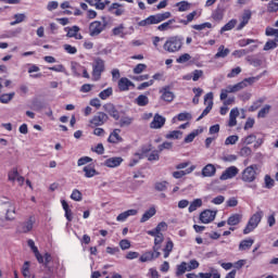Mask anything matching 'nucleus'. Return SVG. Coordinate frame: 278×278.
Returning <instances> with one entry per match:
<instances>
[{
  "label": "nucleus",
  "instance_id": "nucleus-1",
  "mask_svg": "<svg viewBox=\"0 0 278 278\" xmlns=\"http://www.w3.org/2000/svg\"><path fill=\"white\" fill-rule=\"evenodd\" d=\"M255 81H260V76L244 78L242 81L236 85H229L220 90V99L225 100L227 97H229V94L240 92V90H244L247 86H253Z\"/></svg>",
  "mask_w": 278,
  "mask_h": 278
},
{
  "label": "nucleus",
  "instance_id": "nucleus-2",
  "mask_svg": "<svg viewBox=\"0 0 278 278\" xmlns=\"http://www.w3.org/2000/svg\"><path fill=\"white\" fill-rule=\"evenodd\" d=\"M173 14L170 12L157 13L154 15H150L146 20H142L138 23L139 27H147L149 25H160V23H164V21H168Z\"/></svg>",
  "mask_w": 278,
  "mask_h": 278
},
{
  "label": "nucleus",
  "instance_id": "nucleus-3",
  "mask_svg": "<svg viewBox=\"0 0 278 278\" xmlns=\"http://www.w3.org/2000/svg\"><path fill=\"white\" fill-rule=\"evenodd\" d=\"M184 47V39L179 36L169 37L164 46V51H167V53H177V51H180V49Z\"/></svg>",
  "mask_w": 278,
  "mask_h": 278
},
{
  "label": "nucleus",
  "instance_id": "nucleus-4",
  "mask_svg": "<svg viewBox=\"0 0 278 278\" xmlns=\"http://www.w3.org/2000/svg\"><path fill=\"white\" fill-rule=\"evenodd\" d=\"M260 223H262V213L257 212L251 216L245 228L243 229L244 236H248V233L255 231V229H257V226L260 225Z\"/></svg>",
  "mask_w": 278,
  "mask_h": 278
},
{
  "label": "nucleus",
  "instance_id": "nucleus-5",
  "mask_svg": "<svg viewBox=\"0 0 278 278\" xmlns=\"http://www.w3.org/2000/svg\"><path fill=\"white\" fill-rule=\"evenodd\" d=\"M92 68L93 81H99V79H101V75L105 71V61L97 58L93 62Z\"/></svg>",
  "mask_w": 278,
  "mask_h": 278
},
{
  "label": "nucleus",
  "instance_id": "nucleus-6",
  "mask_svg": "<svg viewBox=\"0 0 278 278\" xmlns=\"http://www.w3.org/2000/svg\"><path fill=\"white\" fill-rule=\"evenodd\" d=\"M258 166L257 164H253L248 166L241 175L242 181H245V184H252V181L257 177V170Z\"/></svg>",
  "mask_w": 278,
  "mask_h": 278
},
{
  "label": "nucleus",
  "instance_id": "nucleus-7",
  "mask_svg": "<svg viewBox=\"0 0 278 278\" xmlns=\"http://www.w3.org/2000/svg\"><path fill=\"white\" fill-rule=\"evenodd\" d=\"M102 21H104V23L94 21L89 24V35L91 37L99 36L105 29V27L108 25L105 23V17H102Z\"/></svg>",
  "mask_w": 278,
  "mask_h": 278
},
{
  "label": "nucleus",
  "instance_id": "nucleus-8",
  "mask_svg": "<svg viewBox=\"0 0 278 278\" xmlns=\"http://www.w3.org/2000/svg\"><path fill=\"white\" fill-rule=\"evenodd\" d=\"M110 119V116L105 114L104 112H98L91 119L90 125L91 127H101V125H105L108 121Z\"/></svg>",
  "mask_w": 278,
  "mask_h": 278
},
{
  "label": "nucleus",
  "instance_id": "nucleus-9",
  "mask_svg": "<svg viewBox=\"0 0 278 278\" xmlns=\"http://www.w3.org/2000/svg\"><path fill=\"white\" fill-rule=\"evenodd\" d=\"M238 173H240L238 167L230 166V167L226 168V170L223 172L219 179H220V181H227V179H233V177H236L238 175Z\"/></svg>",
  "mask_w": 278,
  "mask_h": 278
},
{
  "label": "nucleus",
  "instance_id": "nucleus-10",
  "mask_svg": "<svg viewBox=\"0 0 278 278\" xmlns=\"http://www.w3.org/2000/svg\"><path fill=\"white\" fill-rule=\"evenodd\" d=\"M216 218V211L205 210L200 214V220L204 225L212 223Z\"/></svg>",
  "mask_w": 278,
  "mask_h": 278
},
{
  "label": "nucleus",
  "instance_id": "nucleus-11",
  "mask_svg": "<svg viewBox=\"0 0 278 278\" xmlns=\"http://www.w3.org/2000/svg\"><path fill=\"white\" fill-rule=\"evenodd\" d=\"M160 94L162 101H166L167 103H170L175 100V93L170 91V87H163L160 89Z\"/></svg>",
  "mask_w": 278,
  "mask_h": 278
},
{
  "label": "nucleus",
  "instance_id": "nucleus-12",
  "mask_svg": "<svg viewBox=\"0 0 278 278\" xmlns=\"http://www.w3.org/2000/svg\"><path fill=\"white\" fill-rule=\"evenodd\" d=\"M104 112L112 116L115 121H118L121 118V113H118V110H116V106L113 103H106L103 105Z\"/></svg>",
  "mask_w": 278,
  "mask_h": 278
},
{
  "label": "nucleus",
  "instance_id": "nucleus-13",
  "mask_svg": "<svg viewBox=\"0 0 278 278\" xmlns=\"http://www.w3.org/2000/svg\"><path fill=\"white\" fill-rule=\"evenodd\" d=\"M9 181H17L18 186H23L25 184V177L21 176L18 174V169L13 168L11 172H9Z\"/></svg>",
  "mask_w": 278,
  "mask_h": 278
},
{
  "label": "nucleus",
  "instance_id": "nucleus-14",
  "mask_svg": "<svg viewBox=\"0 0 278 278\" xmlns=\"http://www.w3.org/2000/svg\"><path fill=\"white\" fill-rule=\"evenodd\" d=\"M166 123V118H164L160 114H155L153 121L150 124L151 129H162Z\"/></svg>",
  "mask_w": 278,
  "mask_h": 278
},
{
  "label": "nucleus",
  "instance_id": "nucleus-15",
  "mask_svg": "<svg viewBox=\"0 0 278 278\" xmlns=\"http://www.w3.org/2000/svg\"><path fill=\"white\" fill-rule=\"evenodd\" d=\"M154 238V252L156 253L155 257L160 255V249H162V242H164V233L150 235Z\"/></svg>",
  "mask_w": 278,
  "mask_h": 278
},
{
  "label": "nucleus",
  "instance_id": "nucleus-16",
  "mask_svg": "<svg viewBox=\"0 0 278 278\" xmlns=\"http://www.w3.org/2000/svg\"><path fill=\"white\" fill-rule=\"evenodd\" d=\"M121 164H123V157L121 156L110 157L104 162V166L108 168H117Z\"/></svg>",
  "mask_w": 278,
  "mask_h": 278
},
{
  "label": "nucleus",
  "instance_id": "nucleus-17",
  "mask_svg": "<svg viewBox=\"0 0 278 278\" xmlns=\"http://www.w3.org/2000/svg\"><path fill=\"white\" fill-rule=\"evenodd\" d=\"M27 244H28L30 251H33L37 262H40V263L45 262V258H42V254H40V251H38V247H36V242H34V240L29 239L27 241Z\"/></svg>",
  "mask_w": 278,
  "mask_h": 278
},
{
  "label": "nucleus",
  "instance_id": "nucleus-18",
  "mask_svg": "<svg viewBox=\"0 0 278 278\" xmlns=\"http://www.w3.org/2000/svg\"><path fill=\"white\" fill-rule=\"evenodd\" d=\"M251 16H252V13L251 11L249 10H245L241 16V22L240 24L238 25L237 29L240 30V29H244V27H247V25H249V21H251Z\"/></svg>",
  "mask_w": 278,
  "mask_h": 278
},
{
  "label": "nucleus",
  "instance_id": "nucleus-19",
  "mask_svg": "<svg viewBox=\"0 0 278 278\" xmlns=\"http://www.w3.org/2000/svg\"><path fill=\"white\" fill-rule=\"evenodd\" d=\"M240 116V111L238 110V108H235L230 111L229 114V122L228 125L230 127H236V125H238V121H236L238 117Z\"/></svg>",
  "mask_w": 278,
  "mask_h": 278
},
{
  "label": "nucleus",
  "instance_id": "nucleus-20",
  "mask_svg": "<svg viewBox=\"0 0 278 278\" xmlns=\"http://www.w3.org/2000/svg\"><path fill=\"white\" fill-rule=\"evenodd\" d=\"M168 229V225L164 222H161L155 229L148 230V236H156V233H162L163 231H166Z\"/></svg>",
  "mask_w": 278,
  "mask_h": 278
},
{
  "label": "nucleus",
  "instance_id": "nucleus-21",
  "mask_svg": "<svg viewBox=\"0 0 278 278\" xmlns=\"http://www.w3.org/2000/svg\"><path fill=\"white\" fill-rule=\"evenodd\" d=\"M175 23L177 21L175 18L168 20L167 22L162 23L161 25L157 26L159 31H168V29H175Z\"/></svg>",
  "mask_w": 278,
  "mask_h": 278
},
{
  "label": "nucleus",
  "instance_id": "nucleus-22",
  "mask_svg": "<svg viewBox=\"0 0 278 278\" xmlns=\"http://www.w3.org/2000/svg\"><path fill=\"white\" fill-rule=\"evenodd\" d=\"M34 223H36V218L30 217L24 224H22L21 231L22 233H29L34 229Z\"/></svg>",
  "mask_w": 278,
  "mask_h": 278
},
{
  "label": "nucleus",
  "instance_id": "nucleus-23",
  "mask_svg": "<svg viewBox=\"0 0 278 278\" xmlns=\"http://www.w3.org/2000/svg\"><path fill=\"white\" fill-rule=\"evenodd\" d=\"M119 134H121V129L113 130V132L109 136L108 142H111L112 144H117V142H123V137Z\"/></svg>",
  "mask_w": 278,
  "mask_h": 278
},
{
  "label": "nucleus",
  "instance_id": "nucleus-24",
  "mask_svg": "<svg viewBox=\"0 0 278 278\" xmlns=\"http://www.w3.org/2000/svg\"><path fill=\"white\" fill-rule=\"evenodd\" d=\"M216 175V166L214 164H207L202 168V176L214 177Z\"/></svg>",
  "mask_w": 278,
  "mask_h": 278
},
{
  "label": "nucleus",
  "instance_id": "nucleus-25",
  "mask_svg": "<svg viewBox=\"0 0 278 278\" xmlns=\"http://www.w3.org/2000/svg\"><path fill=\"white\" fill-rule=\"evenodd\" d=\"M254 49H257V46H252L249 49L236 50V51L232 52V55L235 58H243V55H247L249 53H253Z\"/></svg>",
  "mask_w": 278,
  "mask_h": 278
},
{
  "label": "nucleus",
  "instance_id": "nucleus-26",
  "mask_svg": "<svg viewBox=\"0 0 278 278\" xmlns=\"http://www.w3.org/2000/svg\"><path fill=\"white\" fill-rule=\"evenodd\" d=\"M186 273H190V269H188V263L182 262L181 264L177 265L176 277H181V275H186Z\"/></svg>",
  "mask_w": 278,
  "mask_h": 278
},
{
  "label": "nucleus",
  "instance_id": "nucleus-27",
  "mask_svg": "<svg viewBox=\"0 0 278 278\" xmlns=\"http://www.w3.org/2000/svg\"><path fill=\"white\" fill-rule=\"evenodd\" d=\"M122 7V4L113 3L109 10L110 12H113L115 16H123V14H125V9H121Z\"/></svg>",
  "mask_w": 278,
  "mask_h": 278
},
{
  "label": "nucleus",
  "instance_id": "nucleus-28",
  "mask_svg": "<svg viewBox=\"0 0 278 278\" xmlns=\"http://www.w3.org/2000/svg\"><path fill=\"white\" fill-rule=\"evenodd\" d=\"M194 168H197V167L194 165H192L191 167H189L186 170L174 172L173 177L175 179H181V177H185V175H190V173H192L194 170Z\"/></svg>",
  "mask_w": 278,
  "mask_h": 278
},
{
  "label": "nucleus",
  "instance_id": "nucleus-29",
  "mask_svg": "<svg viewBox=\"0 0 278 278\" xmlns=\"http://www.w3.org/2000/svg\"><path fill=\"white\" fill-rule=\"evenodd\" d=\"M254 242H255V240H253V239L242 240L239 244V251H249V249H251V247H253Z\"/></svg>",
  "mask_w": 278,
  "mask_h": 278
},
{
  "label": "nucleus",
  "instance_id": "nucleus-30",
  "mask_svg": "<svg viewBox=\"0 0 278 278\" xmlns=\"http://www.w3.org/2000/svg\"><path fill=\"white\" fill-rule=\"evenodd\" d=\"M83 172L85 173V177H87V179H90L92 177H94L96 175H99V173L97 172V169H94V167L87 165L83 168Z\"/></svg>",
  "mask_w": 278,
  "mask_h": 278
},
{
  "label": "nucleus",
  "instance_id": "nucleus-31",
  "mask_svg": "<svg viewBox=\"0 0 278 278\" xmlns=\"http://www.w3.org/2000/svg\"><path fill=\"white\" fill-rule=\"evenodd\" d=\"M136 214H137L136 210L125 211L124 213H122L117 216V220L123 223V222L127 220V218H129V216H136Z\"/></svg>",
  "mask_w": 278,
  "mask_h": 278
},
{
  "label": "nucleus",
  "instance_id": "nucleus-32",
  "mask_svg": "<svg viewBox=\"0 0 278 278\" xmlns=\"http://www.w3.org/2000/svg\"><path fill=\"white\" fill-rule=\"evenodd\" d=\"M174 247L175 244L173 243V240L167 239L165 247L163 249L165 260L170 255Z\"/></svg>",
  "mask_w": 278,
  "mask_h": 278
},
{
  "label": "nucleus",
  "instance_id": "nucleus-33",
  "mask_svg": "<svg viewBox=\"0 0 278 278\" xmlns=\"http://www.w3.org/2000/svg\"><path fill=\"white\" fill-rule=\"evenodd\" d=\"M129 86H134V83L128 80L127 78H121L118 81V88L122 91L129 90Z\"/></svg>",
  "mask_w": 278,
  "mask_h": 278
},
{
  "label": "nucleus",
  "instance_id": "nucleus-34",
  "mask_svg": "<svg viewBox=\"0 0 278 278\" xmlns=\"http://www.w3.org/2000/svg\"><path fill=\"white\" fill-rule=\"evenodd\" d=\"M225 16V9L218 7L212 14L213 21H223Z\"/></svg>",
  "mask_w": 278,
  "mask_h": 278
},
{
  "label": "nucleus",
  "instance_id": "nucleus-35",
  "mask_svg": "<svg viewBox=\"0 0 278 278\" xmlns=\"http://www.w3.org/2000/svg\"><path fill=\"white\" fill-rule=\"evenodd\" d=\"M229 53V49L225 48V46H219L217 53L215 54V59L218 60V58H227Z\"/></svg>",
  "mask_w": 278,
  "mask_h": 278
},
{
  "label": "nucleus",
  "instance_id": "nucleus-36",
  "mask_svg": "<svg viewBox=\"0 0 278 278\" xmlns=\"http://www.w3.org/2000/svg\"><path fill=\"white\" fill-rule=\"evenodd\" d=\"M89 5H93L96 10H105V3L101 0H85Z\"/></svg>",
  "mask_w": 278,
  "mask_h": 278
},
{
  "label": "nucleus",
  "instance_id": "nucleus-37",
  "mask_svg": "<svg viewBox=\"0 0 278 278\" xmlns=\"http://www.w3.org/2000/svg\"><path fill=\"white\" fill-rule=\"evenodd\" d=\"M181 136H184V132H181L180 130H174L167 134L165 138H167V140H179L181 139Z\"/></svg>",
  "mask_w": 278,
  "mask_h": 278
},
{
  "label": "nucleus",
  "instance_id": "nucleus-38",
  "mask_svg": "<svg viewBox=\"0 0 278 278\" xmlns=\"http://www.w3.org/2000/svg\"><path fill=\"white\" fill-rule=\"evenodd\" d=\"M13 17L15 18V21L10 23V25L12 26L18 25L20 23H24V21H26L27 18V15H25L24 13H17Z\"/></svg>",
  "mask_w": 278,
  "mask_h": 278
},
{
  "label": "nucleus",
  "instance_id": "nucleus-39",
  "mask_svg": "<svg viewBox=\"0 0 278 278\" xmlns=\"http://www.w3.org/2000/svg\"><path fill=\"white\" fill-rule=\"evenodd\" d=\"M112 94H114V89H112V87H109V88L104 89L103 91H101L99 93V97L102 99V101H105V99H110V97H112Z\"/></svg>",
  "mask_w": 278,
  "mask_h": 278
},
{
  "label": "nucleus",
  "instance_id": "nucleus-40",
  "mask_svg": "<svg viewBox=\"0 0 278 278\" xmlns=\"http://www.w3.org/2000/svg\"><path fill=\"white\" fill-rule=\"evenodd\" d=\"M137 105L140 108H144V105H149V97L144 94H140L136 100Z\"/></svg>",
  "mask_w": 278,
  "mask_h": 278
},
{
  "label": "nucleus",
  "instance_id": "nucleus-41",
  "mask_svg": "<svg viewBox=\"0 0 278 278\" xmlns=\"http://www.w3.org/2000/svg\"><path fill=\"white\" fill-rule=\"evenodd\" d=\"M237 23H238V21L230 20L225 26L222 27L220 34H225V31H231V29H233V27H236Z\"/></svg>",
  "mask_w": 278,
  "mask_h": 278
},
{
  "label": "nucleus",
  "instance_id": "nucleus-42",
  "mask_svg": "<svg viewBox=\"0 0 278 278\" xmlns=\"http://www.w3.org/2000/svg\"><path fill=\"white\" fill-rule=\"evenodd\" d=\"M240 220H242V215L235 214L228 218V225L236 226L240 224Z\"/></svg>",
  "mask_w": 278,
  "mask_h": 278
},
{
  "label": "nucleus",
  "instance_id": "nucleus-43",
  "mask_svg": "<svg viewBox=\"0 0 278 278\" xmlns=\"http://www.w3.org/2000/svg\"><path fill=\"white\" fill-rule=\"evenodd\" d=\"M155 254L153 252H146L139 257V262H153Z\"/></svg>",
  "mask_w": 278,
  "mask_h": 278
},
{
  "label": "nucleus",
  "instance_id": "nucleus-44",
  "mask_svg": "<svg viewBox=\"0 0 278 278\" xmlns=\"http://www.w3.org/2000/svg\"><path fill=\"white\" fill-rule=\"evenodd\" d=\"M154 216H155V210H148L141 216L140 223H147V220H149L150 218H153Z\"/></svg>",
  "mask_w": 278,
  "mask_h": 278
},
{
  "label": "nucleus",
  "instance_id": "nucleus-45",
  "mask_svg": "<svg viewBox=\"0 0 278 278\" xmlns=\"http://www.w3.org/2000/svg\"><path fill=\"white\" fill-rule=\"evenodd\" d=\"M15 94H16L15 92L3 93L0 96V102L1 103H10V101H12L14 99Z\"/></svg>",
  "mask_w": 278,
  "mask_h": 278
},
{
  "label": "nucleus",
  "instance_id": "nucleus-46",
  "mask_svg": "<svg viewBox=\"0 0 278 278\" xmlns=\"http://www.w3.org/2000/svg\"><path fill=\"white\" fill-rule=\"evenodd\" d=\"M30 263L29 261H26L24 265L22 266V274L25 278H31V273L29 271Z\"/></svg>",
  "mask_w": 278,
  "mask_h": 278
},
{
  "label": "nucleus",
  "instance_id": "nucleus-47",
  "mask_svg": "<svg viewBox=\"0 0 278 278\" xmlns=\"http://www.w3.org/2000/svg\"><path fill=\"white\" fill-rule=\"evenodd\" d=\"M270 104H266L263 109L260 110L257 117L266 118V115L270 113Z\"/></svg>",
  "mask_w": 278,
  "mask_h": 278
},
{
  "label": "nucleus",
  "instance_id": "nucleus-48",
  "mask_svg": "<svg viewBox=\"0 0 278 278\" xmlns=\"http://www.w3.org/2000/svg\"><path fill=\"white\" fill-rule=\"evenodd\" d=\"M212 108H214V101H210L205 110L202 114L198 117V121H201L204 116H207L210 112H212Z\"/></svg>",
  "mask_w": 278,
  "mask_h": 278
},
{
  "label": "nucleus",
  "instance_id": "nucleus-49",
  "mask_svg": "<svg viewBox=\"0 0 278 278\" xmlns=\"http://www.w3.org/2000/svg\"><path fill=\"white\" fill-rule=\"evenodd\" d=\"M205 27H207V29H212V23L206 22L203 24H195L192 26V29H197V31H203V29H205Z\"/></svg>",
  "mask_w": 278,
  "mask_h": 278
},
{
  "label": "nucleus",
  "instance_id": "nucleus-50",
  "mask_svg": "<svg viewBox=\"0 0 278 278\" xmlns=\"http://www.w3.org/2000/svg\"><path fill=\"white\" fill-rule=\"evenodd\" d=\"M176 5L178 8V12H188V10H190V3L187 1L178 2Z\"/></svg>",
  "mask_w": 278,
  "mask_h": 278
},
{
  "label": "nucleus",
  "instance_id": "nucleus-51",
  "mask_svg": "<svg viewBox=\"0 0 278 278\" xmlns=\"http://www.w3.org/2000/svg\"><path fill=\"white\" fill-rule=\"evenodd\" d=\"M78 33H79V27L73 26L72 28H68L66 36H67V38H75V37H77Z\"/></svg>",
  "mask_w": 278,
  "mask_h": 278
},
{
  "label": "nucleus",
  "instance_id": "nucleus-52",
  "mask_svg": "<svg viewBox=\"0 0 278 278\" xmlns=\"http://www.w3.org/2000/svg\"><path fill=\"white\" fill-rule=\"evenodd\" d=\"M131 123H134L132 117H122L119 121V126L121 127H129V125H131Z\"/></svg>",
  "mask_w": 278,
  "mask_h": 278
},
{
  "label": "nucleus",
  "instance_id": "nucleus-53",
  "mask_svg": "<svg viewBox=\"0 0 278 278\" xmlns=\"http://www.w3.org/2000/svg\"><path fill=\"white\" fill-rule=\"evenodd\" d=\"M119 249H122V251H127L128 249H131V242L127 239L121 240Z\"/></svg>",
  "mask_w": 278,
  "mask_h": 278
},
{
  "label": "nucleus",
  "instance_id": "nucleus-54",
  "mask_svg": "<svg viewBox=\"0 0 278 278\" xmlns=\"http://www.w3.org/2000/svg\"><path fill=\"white\" fill-rule=\"evenodd\" d=\"M147 277L148 278H160V271H157V268H155V267L149 268Z\"/></svg>",
  "mask_w": 278,
  "mask_h": 278
},
{
  "label": "nucleus",
  "instance_id": "nucleus-55",
  "mask_svg": "<svg viewBox=\"0 0 278 278\" xmlns=\"http://www.w3.org/2000/svg\"><path fill=\"white\" fill-rule=\"evenodd\" d=\"M267 12H278V0H271L268 3Z\"/></svg>",
  "mask_w": 278,
  "mask_h": 278
},
{
  "label": "nucleus",
  "instance_id": "nucleus-56",
  "mask_svg": "<svg viewBox=\"0 0 278 278\" xmlns=\"http://www.w3.org/2000/svg\"><path fill=\"white\" fill-rule=\"evenodd\" d=\"M71 68L74 77H81V74L78 71L79 64L77 62H72Z\"/></svg>",
  "mask_w": 278,
  "mask_h": 278
},
{
  "label": "nucleus",
  "instance_id": "nucleus-57",
  "mask_svg": "<svg viewBox=\"0 0 278 278\" xmlns=\"http://www.w3.org/2000/svg\"><path fill=\"white\" fill-rule=\"evenodd\" d=\"M239 137L237 135H232L229 136L228 138H226L225 140V144L226 147H229V144H236V142H238Z\"/></svg>",
  "mask_w": 278,
  "mask_h": 278
},
{
  "label": "nucleus",
  "instance_id": "nucleus-58",
  "mask_svg": "<svg viewBox=\"0 0 278 278\" xmlns=\"http://www.w3.org/2000/svg\"><path fill=\"white\" fill-rule=\"evenodd\" d=\"M270 49H277V41L276 40H269L264 46V51H270Z\"/></svg>",
  "mask_w": 278,
  "mask_h": 278
},
{
  "label": "nucleus",
  "instance_id": "nucleus-59",
  "mask_svg": "<svg viewBox=\"0 0 278 278\" xmlns=\"http://www.w3.org/2000/svg\"><path fill=\"white\" fill-rule=\"evenodd\" d=\"M203 205V200L195 199L191 202L189 210H197V207H201Z\"/></svg>",
  "mask_w": 278,
  "mask_h": 278
},
{
  "label": "nucleus",
  "instance_id": "nucleus-60",
  "mask_svg": "<svg viewBox=\"0 0 278 278\" xmlns=\"http://www.w3.org/2000/svg\"><path fill=\"white\" fill-rule=\"evenodd\" d=\"M92 162V157L89 156H83L78 160L77 165L78 166H86V164H90Z\"/></svg>",
  "mask_w": 278,
  "mask_h": 278
},
{
  "label": "nucleus",
  "instance_id": "nucleus-61",
  "mask_svg": "<svg viewBox=\"0 0 278 278\" xmlns=\"http://www.w3.org/2000/svg\"><path fill=\"white\" fill-rule=\"evenodd\" d=\"M265 34L266 36H276L275 40L278 42V29L267 27Z\"/></svg>",
  "mask_w": 278,
  "mask_h": 278
},
{
  "label": "nucleus",
  "instance_id": "nucleus-62",
  "mask_svg": "<svg viewBox=\"0 0 278 278\" xmlns=\"http://www.w3.org/2000/svg\"><path fill=\"white\" fill-rule=\"evenodd\" d=\"M187 268L189 269V273L191 270H197L199 268V263L197 260H191L189 263H187Z\"/></svg>",
  "mask_w": 278,
  "mask_h": 278
},
{
  "label": "nucleus",
  "instance_id": "nucleus-63",
  "mask_svg": "<svg viewBox=\"0 0 278 278\" xmlns=\"http://www.w3.org/2000/svg\"><path fill=\"white\" fill-rule=\"evenodd\" d=\"M192 80L193 81H199V79H201V77H203V70H195L192 73Z\"/></svg>",
  "mask_w": 278,
  "mask_h": 278
},
{
  "label": "nucleus",
  "instance_id": "nucleus-64",
  "mask_svg": "<svg viewBox=\"0 0 278 278\" xmlns=\"http://www.w3.org/2000/svg\"><path fill=\"white\" fill-rule=\"evenodd\" d=\"M71 199H73V201H81V192L75 189L71 194Z\"/></svg>",
  "mask_w": 278,
  "mask_h": 278
}]
</instances>
